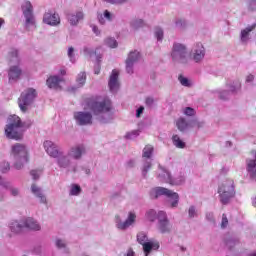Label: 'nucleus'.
<instances>
[{
  "mask_svg": "<svg viewBox=\"0 0 256 256\" xmlns=\"http://www.w3.org/2000/svg\"><path fill=\"white\" fill-rule=\"evenodd\" d=\"M178 81L182 87L191 88L193 86V81L181 74L178 76Z\"/></svg>",
  "mask_w": 256,
  "mask_h": 256,
  "instance_id": "nucleus-36",
  "label": "nucleus"
},
{
  "mask_svg": "<svg viewBox=\"0 0 256 256\" xmlns=\"http://www.w3.org/2000/svg\"><path fill=\"white\" fill-rule=\"evenodd\" d=\"M25 134V123L21 121V118L17 115H11L7 119L5 126V135L7 139H13L14 141H21Z\"/></svg>",
  "mask_w": 256,
  "mask_h": 256,
  "instance_id": "nucleus-2",
  "label": "nucleus"
},
{
  "mask_svg": "<svg viewBox=\"0 0 256 256\" xmlns=\"http://www.w3.org/2000/svg\"><path fill=\"white\" fill-rule=\"evenodd\" d=\"M158 179L161 183H169V185H171L173 176H171V172H169V170L159 165Z\"/></svg>",
  "mask_w": 256,
  "mask_h": 256,
  "instance_id": "nucleus-24",
  "label": "nucleus"
},
{
  "mask_svg": "<svg viewBox=\"0 0 256 256\" xmlns=\"http://www.w3.org/2000/svg\"><path fill=\"white\" fill-rule=\"evenodd\" d=\"M74 119L77 125L80 126L93 125V114L91 112H74Z\"/></svg>",
  "mask_w": 256,
  "mask_h": 256,
  "instance_id": "nucleus-14",
  "label": "nucleus"
},
{
  "mask_svg": "<svg viewBox=\"0 0 256 256\" xmlns=\"http://www.w3.org/2000/svg\"><path fill=\"white\" fill-rule=\"evenodd\" d=\"M236 243H239V241H237L236 239H233V238L226 240V246L228 247V249H233V246Z\"/></svg>",
  "mask_w": 256,
  "mask_h": 256,
  "instance_id": "nucleus-56",
  "label": "nucleus"
},
{
  "mask_svg": "<svg viewBox=\"0 0 256 256\" xmlns=\"http://www.w3.org/2000/svg\"><path fill=\"white\" fill-rule=\"evenodd\" d=\"M182 113L183 115H186V117H195V115L197 114V112L191 107L183 108Z\"/></svg>",
  "mask_w": 256,
  "mask_h": 256,
  "instance_id": "nucleus-41",
  "label": "nucleus"
},
{
  "mask_svg": "<svg viewBox=\"0 0 256 256\" xmlns=\"http://www.w3.org/2000/svg\"><path fill=\"white\" fill-rule=\"evenodd\" d=\"M43 23L51 25V27H57V25L61 24V18L59 14L49 11L44 14Z\"/></svg>",
  "mask_w": 256,
  "mask_h": 256,
  "instance_id": "nucleus-19",
  "label": "nucleus"
},
{
  "mask_svg": "<svg viewBox=\"0 0 256 256\" xmlns=\"http://www.w3.org/2000/svg\"><path fill=\"white\" fill-rule=\"evenodd\" d=\"M2 187H4V189H8L12 197H19V188L11 185V182H3Z\"/></svg>",
  "mask_w": 256,
  "mask_h": 256,
  "instance_id": "nucleus-33",
  "label": "nucleus"
},
{
  "mask_svg": "<svg viewBox=\"0 0 256 256\" xmlns=\"http://www.w3.org/2000/svg\"><path fill=\"white\" fill-rule=\"evenodd\" d=\"M63 81V78L59 76H50L46 80V85L49 87V89H54L55 91L61 90V83Z\"/></svg>",
  "mask_w": 256,
  "mask_h": 256,
  "instance_id": "nucleus-22",
  "label": "nucleus"
},
{
  "mask_svg": "<svg viewBox=\"0 0 256 256\" xmlns=\"http://www.w3.org/2000/svg\"><path fill=\"white\" fill-rule=\"evenodd\" d=\"M145 256H149V254L154 250L157 251L159 249V242L149 240L146 244L142 245Z\"/></svg>",
  "mask_w": 256,
  "mask_h": 256,
  "instance_id": "nucleus-28",
  "label": "nucleus"
},
{
  "mask_svg": "<svg viewBox=\"0 0 256 256\" xmlns=\"http://www.w3.org/2000/svg\"><path fill=\"white\" fill-rule=\"evenodd\" d=\"M86 81H87V75L85 74V72H80L76 78L77 87H72L71 91H77V89L85 85Z\"/></svg>",
  "mask_w": 256,
  "mask_h": 256,
  "instance_id": "nucleus-30",
  "label": "nucleus"
},
{
  "mask_svg": "<svg viewBox=\"0 0 256 256\" xmlns=\"http://www.w3.org/2000/svg\"><path fill=\"white\" fill-rule=\"evenodd\" d=\"M94 73H95V75H99V73H101V64L99 62L94 69Z\"/></svg>",
  "mask_w": 256,
  "mask_h": 256,
  "instance_id": "nucleus-62",
  "label": "nucleus"
},
{
  "mask_svg": "<svg viewBox=\"0 0 256 256\" xmlns=\"http://www.w3.org/2000/svg\"><path fill=\"white\" fill-rule=\"evenodd\" d=\"M197 208L195 206H190L188 208V217L189 219H195L197 217Z\"/></svg>",
  "mask_w": 256,
  "mask_h": 256,
  "instance_id": "nucleus-46",
  "label": "nucleus"
},
{
  "mask_svg": "<svg viewBox=\"0 0 256 256\" xmlns=\"http://www.w3.org/2000/svg\"><path fill=\"white\" fill-rule=\"evenodd\" d=\"M172 143L174 147H176V149H185L186 147L185 142H183V140H181V137H179V135L177 134H174L172 136Z\"/></svg>",
  "mask_w": 256,
  "mask_h": 256,
  "instance_id": "nucleus-34",
  "label": "nucleus"
},
{
  "mask_svg": "<svg viewBox=\"0 0 256 256\" xmlns=\"http://www.w3.org/2000/svg\"><path fill=\"white\" fill-rule=\"evenodd\" d=\"M231 93H235L241 89V82H236L235 84H231L229 87Z\"/></svg>",
  "mask_w": 256,
  "mask_h": 256,
  "instance_id": "nucleus-53",
  "label": "nucleus"
},
{
  "mask_svg": "<svg viewBox=\"0 0 256 256\" xmlns=\"http://www.w3.org/2000/svg\"><path fill=\"white\" fill-rule=\"evenodd\" d=\"M55 244L58 249H64V253H69V249H67V242H65V240L56 239Z\"/></svg>",
  "mask_w": 256,
  "mask_h": 256,
  "instance_id": "nucleus-39",
  "label": "nucleus"
},
{
  "mask_svg": "<svg viewBox=\"0 0 256 256\" xmlns=\"http://www.w3.org/2000/svg\"><path fill=\"white\" fill-rule=\"evenodd\" d=\"M141 133L140 130H133L131 132H128L125 137L126 139H137V136Z\"/></svg>",
  "mask_w": 256,
  "mask_h": 256,
  "instance_id": "nucleus-49",
  "label": "nucleus"
},
{
  "mask_svg": "<svg viewBox=\"0 0 256 256\" xmlns=\"http://www.w3.org/2000/svg\"><path fill=\"white\" fill-rule=\"evenodd\" d=\"M255 27L253 26H248L245 29L241 30L240 33V41L243 43V45H247L249 41L251 40V31H253Z\"/></svg>",
  "mask_w": 256,
  "mask_h": 256,
  "instance_id": "nucleus-27",
  "label": "nucleus"
},
{
  "mask_svg": "<svg viewBox=\"0 0 256 256\" xmlns=\"http://www.w3.org/2000/svg\"><path fill=\"white\" fill-rule=\"evenodd\" d=\"M31 192L39 200V203L47 205V196H45V193H43V190L39 186L32 184Z\"/></svg>",
  "mask_w": 256,
  "mask_h": 256,
  "instance_id": "nucleus-23",
  "label": "nucleus"
},
{
  "mask_svg": "<svg viewBox=\"0 0 256 256\" xmlns=\"http://www.w3.org/2000/svg\"><path fill=\"white\" fill-rule=\"evenodd\" d=\"M87 105L90 111H92L93 115H96V117L102 115L98 118L100 123H109V121L113 119V116L108 114L113 111V104L108 98H104L102 100H90ZM107 114L108 116L105 117Z\"/></svg>",
  "mask_w": 256,
  "mask_h": 256,
  "instance_id": "nucleus-1",
  "label": "nucleus"
},
{
  "mask_svg": "<svg viewBox=\"0 0 256 256\" xmlns=\"http://www.w3.org/2000/svg\"><path fill=\"white\" fill-rule=\"evenodd\" d=\"M30 175L32 176V178L36 181L37 179H39L40 175H41V171L39 170H32L30 172Z\"/></svg>",
  "mask_w": 256,
  "mask_h": 256,
  "instance_id": "nucleus-58",
  "label": "nucleus"
},
{
  "mask_svg": "<svg viewBox=\"0 0 256 256\" xmlns=\"http://www.w3.org/2000/svg\"><path fill=\"white\" fill-rule=\"evenodd\" d=\"M174 24L176 29H179L180 31H185L187 29V20L183 18H175Z\"/></svg>",
  "mask_w": 256,
  "mask_h": 256,
  "instance_id": "nucleus-35",
  "label": "nucleus"
},
{
  "mask_svg": "<svg viewBox=\"0 0 256 256\" xmlns=\"http://www.w3.org/2000/svg\"><path fill=\"white\" fill-rule=\"evenodd\" d=\"M145 26V20L141 18H134L130 21V27L131 29H134V31H138V29H143Z\"/></svg>",
  "mask_w": 256,
  "mask_h": 256,
  "instance_id": "nucleus-31",
  "label": "nucleus"
},
{
  "mask_svg": "<svg viewBox=\"0 0 256 256\" xmlns=\"http://www.w3.org/2000/svg\"><path fill=\"white\" fill-rule=\"evenodd\" d=\"M248 9L249 11H256V0H249Z\"/></svg>",
  "mask_w": 256,
  "mask_h": 256,
  "instance_id": "nucleus-57",
  "label": "nucleus"
},
{
  "mask_svg": "<svg viewBox=\"0 0 256 256\" xmlns=\"http://www.w3.org/2000/svg\"><path fill=\"white\" fill-rule=\"evenodd\" d=\"M106 3H111L112 5H123L129 0H104Z\"/></svg>",
  "mask_w": 256,
  "mask_h": 256,
  "instance_id": "nucleus-55",
  "label": "nucleus"
},
{
  "mask_svg": "<svg viewBox=\"0 0 256 256\" xmlns=\"http://www.w3.org/2000/svg\"><path fill=\"white\" fill-rule=\"evenodd\" d=\"M92 31L95 33V35H99V33H101L97 26H93Z\"/></svg>",
  "mask_w": 256,
  "mask_h": 256,
  "instance_id": "nucleus-64",
  "label": "nucleus"
},
{
  "mask_svg": "<svg viewBox=\"0 0 256 256\" xmlns=\"http://www.w3.org/2000/svg\"><path fill=\"white\" fill-rule=\"evenodd\" d=\"M218 97H219V99H222L223 101H226V99H229V91H227V90L220 91L218 93Z\"/></svg>",
  "mask_w": 256,
  "mask_h": 256,
  "instance_id": "nucleus-54",
  "label": "nucleus"
},
{
  "mask_svg": "<svg viewBox=\"0 0 256 256\" xmlns=\"http://www.w3.org/2000/svg\"><path fill=\"white\" fill-rule=\"evenodd\" d=\"M83 53H84L85 57H93V55L95 53V49L85 46L83 48Z\"/></svg>",
  "mask_w": 256,
  "mask_h": 256,
  "instance_id": "nucleus-51",
  "label": "nucleus"
},
{
  "mask_svg": "<svg viewBox=\"0 0 256 256\" xmlns=\"http://www.w3.org/2000/svg\"><path fill=\"white\" fill-rule=\"evenodd\" d=\"M254 79H255V76H253L252 74H249L246 77V83H253Z\"/></svg>",
  "mask_w": 256,
  "mask_h": 256,
  "instance_id": "nucleus-61",
  "label": "nucleus"
},
{
  "mask_svg": "<svg viewBox=\"0 0 256 256\" xmlns=\"http://www.w3.org/2000/svg\"><path fill=\"white\" fill-rule=\"evenodd\" d=\"M206 219L211 223L212 225H216L217 222L215 221V216L213 215V212H207L206 213Z\"/></svg>",
  "mask_w": 256,
  "mask_h": 256,
  "instance_id": "nucleus-52",
  "label": "nucleus"
},
{
  "mask_svg": "<svg viewBox=\"0 0 256 256\" xmlns=\"http://www.w3.org/2000/svg\"><path fill=\"white\" fill-rule=\"evenodd\" d=\"M136 220L137 214H135V212H129L125 221H123L119 215H116L114 219L116 228H118L119 231H127L131 226L135 225Z\"/></svg>",
  "mask_w": 256,
  "mask_h": 256,
  "instance_id": "nucleus-10",
  "label": "nucleus"
},
{
  "mask_svg": "<svg viewBox=\"0 0 256 256\" xmlns=\"http://www.w3.org/2000/svg\"><path fill=\"white\" fill-rule=\"evenodd\" d=\"M105 44L111 49H115L117 47V40L114 38H108L105 40Z\"/></svg>",
  "mask_w": 256,
  "mask_h": 256,
  "instance_id": "nucleus-50",
  "label": "nucleus"
},
{
  "mask_svg": "<svg viewBox=\"0 0 256 256\" xmlns=\"http://www.w3.org/2000/svg\"><path fill=\"white\" fill-rule=\"evenodd\" d=\"M21 7L25 19L24 27L27 31H31V27H36L35 14H33V4L29 1H24Z\"/></svg>",
  "mask_w": 256,
  "mask_h": 256,
  "instance_id": "nucleus-8",
  "label": "nucleus"
},
{
  "mask_svg": "<svg viewBox=\"0 0 256 256\" xmlns=\"http://www.w3.org/2000/svg\"><path fill=\"white\" fill-rule=\"evenodd\" d=\"M56 163L59 169H66L67 171H72V173H77V166H72L73 161L71 160L69 154H65V152H61L56 157Z\"/></svg>",
  "mask_w": 256,
  "mask_h": 256,
  "instance_id": "nucleus-11",
  "label": "nucleus"
},
{
  "mask_svg": "<svg viewBox=\"0 0 256 256\" xmlns=\"http://www.w3.org/2000/svg\"><path fill=\"white\" fill-rule=\"evenodd\" d=\"M37 99V90L35 88L25 89L18 98V106L22 113H27L31 109V105Z\"/></svg>",
  "mask_w": 256,
  "mask_h": 256,
  "instance_id": "nucleus-6",
  "label": "nucleus"
},
{
  "mask_svg": "<svg viewBox=\"0 0 256 256\" xmlns=\"http://www.w3.org/2000/svg\"><path fill=\"white\" fill-rule=\"evenodd\" d=\"M183 183H185V176H178L175 178L172 177L170 185H183Z\"/></svg>",
  "mask_w": 256,
  "mask_h": 256,
  "instance_id": "nucleus-42",
  "label": "nucleus"
},
{
  "mask_svg": "<svg viewBox=\"0 0 256 256\" xmlns=\"http://www.w3.org/2000/svg\"><path fill=\"white\" fill-rule=\"evenodd\" d=\"M139 59H141V53L139 51L133 50L129 52L125 61V69L128 75H133L135 63H138Z\"/></svg>",
  "mask_w": 256,
  "mask_h": 256,
  "instance_id": "nucleus-13",
  "label": "nucleus"
},
{
  "mask_svg": "<svg viewBox=\"0 0 256 256\" xmlns=\"http://www.w3.org/2000/svg\"><path fill=\"white\" fill-rule=\"evenodd\" d=\"M23 229H25V224L24 221H14L10 224V230L12 231V233H21V231H23Z\"/></svg>",
  "mask_w": 256,
  "mask_h": 256,
  "instance_id": "nucleus-32",
  "label": "nucleus"
},
{
  "mask_svg": "<svg viewBox=\"0 0 256 256\" xmlns=\"http://www.w3.org/2000/svg\"><path fill=\"white\" fill-rule=\"evenodd\" d=\"M11 169V165L9 164V162H1L0 163V171L1 173H9Z\"/></svg>",
  "mask_w": 256,
  "mask_h": 256,
  "instance_id": "nucleus-43",
  "label": "nucleus"
},
{
  "mask_svg": "<svg viewBox=\"0 0 256 256\" xmlns=\"http://www.w3.org/2000/svg\"><path fill=\"white\" fill-rule=\"evenodd\" d=\"M23 77V69H21V66L12 65L8 69V81L9 83H17Z\"/></svg>",
  "mask_w": 256,
  "mask_h": 256,
  "instance_id": "nucleus-17",
  "label": "nucleus"
},
{
  "mask_svg": "<svg viewBox=\"0 0 256 256\" xmlns=\"http://www.w3.org/2000/svg\"><path fill=\"white\" fill-rule=\"evenodd\" d=\"M146 217L150 221H155L157 219V212L153 209H150L146 212Z\"/></svg>",
  "mask_w": 256,
  "mask_h": 256,
  "instance_id": "nucleus-44",
  "label": "nucleus"
},
{
  "mask_svg": "<svg viewBox=\"0 0 256 256\" xmlns=\"http://www.w3.org/2000/svg\"><path fill=\"white\" fill-rule=\"evenodd\" d=\"M67 55L70 59V62L71 63H75V48H73V46L69 47L68 48V52H67Z\"/></svg>",
  "mask_w": 256,
  "mask_h": 256,
  "instance_id": "nucleus-48",
  "label": "nucleus"
},
{
  "mask_svg": "<svg viewBox=\"0 0 256 256\" xmlns=\"http://www.w3.org/2000/svg\"><path fill=\"white\" fill-rule=\"evenodd\" d=\"M153 151L154 148L151 145H146L143 149L142 153V159H143V165H142V176L144 179L147 177V174L151 170V167H153Z\"/></svg>",
  "mask_w": 256,
  "mask_h": 256,
  "instance_id": "nucleus-9",
  "label": "nucleus"
},
{
  "mask_svg": "<svg viewBox=\"0 0 256 256\" xmlns=\"http://www.w3.org/2000/svg\"><path fill=\"white\" fill-rule=\"evenodd\" d=\"M105 19H107V21H113V14H111L109 10H105L104 15L101 14L98 16V20L101 25H105Z\"/></svg>",
  "mask_w": 256,
  "mask_h": 256,
  "instance_id": "nucleus-37",
  "label": "nucleus"
},
{
  "mask_svg": "<svg viewBox=\"0 0 256 256\" xmlns=\"http://www.w3.org/2000/svg\"><path fill=\"white\" fill-rule=\"evenodd\" d=\"M108 86L111 93H117L119 91V71L112 70L110 75Z\"/></svg>",
  "mask_w": 256,
  "mask_h": 256,
  "instance_id": "nucleus-20",
  "label": "nucleus"
},
{
  "mask_svg": "<svg viewBox=\"0 0 256 256\" xmlns=\"http://www.w3.org/2000/svg\"><path fill=\"white\" fill-rule=\"evenodd\" d=\"M154 35L157 41H163V37H164L163 28H156L154 31Z\"/></svg>",
  "mask_w": 256,
  "mask_h": 256,
  "instance_id": "nucleus-47",
  "label": "nucleus"
},
{
  "mask_svg": "<svg viewBox=\"0 0 256 256\" xmlns=\"http://www.w3.org/2000/svg\"><path fill=\"white\" fill-rule=\"evenodd\" d=\"M159 197H166L170 201V207L175 208L179 205V194L169 190L165 187H155L150 190L151 199H159Z\"/></svg>",
  "mask_w": 256,
  "mask_h": 256,
  "instance_id": "nucleus-5",
  "label": "nucleus"
},
{
  "mask_svg": "<svg viewBox=\"0 0 256 256\" xmlns=\"http://www.w3.org/2000/svg\"><path fill=\"white\" fill-rule=\"evenodd\" d=\"M190 127H196V129H203V127H205V121L193 119L190 121Z\"/></svg>",
  "mask_w": 256,
  "mask_h": 256,
  "instance_id": "nucleus-40",
  "label": "nucleus"
},
{
  "mask_svg": "<svg viewBox=\"0 0 256 256\" xmlns=\"http://www.w3.org/2000/svg\"><path fill=\"white\" fill-rule=\"evenodd\" d=\"M137 241L140 245H145L146 243H148L150 240L147 237V234L145 232H139L137 234Z\"/></svg>",
  "mask_w": 256,
  "mask_h": 256,
  "instance_id": "nucleus-38",
  "label": "nucleus"
},
{
  "mask_svg": "<svg viewBox=\"0 0 256 256\" xmlns=\"http://www.w3.org/2000/svg\"><path fill=\"white\" fill-rule=\"evenodd\" d=\"M235 193V181L231 178L222 181L218 186L219 199L222 205H227L235 197Z\"/></svg>",
  "mask_w": 256,
  "mask_h": 256,
  "instance_id": "nucleus-4",
  "label": "nucleus"
},
{
  "mask_svg": "<svg viewBox=\"0 0 256 256\" xmlns=\"http://www.w3.org/2000/svg\"><path fill=\"white\" fill-rule=\"evenodd\" d=\"M67 19L72 27H77V25H79V22L85 19V14L83 13V11H77L68 14Z\"/></svg>",
  "mask_w": 256,
  "mask_h": 256,
  "instance_id": "nucleus-21",
  "label": "nucleus"
},
{
  "mask_svg": "<svg viewBox=\"0 0 256 256\" xmlns=\"http://www.w3.org/2000/svg\"><path fill=\"white\" fill-rule=\"evenodd\" d=\"M171 57L174 63H181L182 65L189 63L187 46L179 42L174 43L171 50Z\"/></svg>",
  "mask_w": 256,
  "mask_h": 256,
  "instance_id": "nucleus-7",
  "label": "nucleus"
},
{
  "mask_svg": "<svg viewBox=\"0 0 256 256\" xmlns=\"http://www.w3.org/2000/svg\"><path fill=\"white\" fill-rule=\"evenodd\" d=\"M229 225V220L227 219V215L223 214L222 215V222H221V227L222 229H225Z\"/></svg>",
  "mask_w": 256,
  "mask_h": 256,
  "instance_id": "nucleus-59",
  "label": "nucleus"
},
{
  "mask_svg": "<svg viewBox=\"0 0 256 256\" xmlns=\"http://www.w3.org/2000/svg\"><path fill=\"white\" fill-rule=\"evenodd\" d=\"M190 58L194 63H201L205 59V47L201 43H197L191 50Z\"/></svg>",
  "mask_w": 256,
  "mask_h": 256,
  "instance_id": "nucleus-15",
  "label": "nucleus"
},
{
  "mask_svg": "<svg viewBox=\"0 0 256 256\" xmlns=\"http://www.w3.org/2000/svg\"><path fill=\"white\" fill-rule=\"evenodd\" d=\"M11 157L13 167L19 171L29 163V148L25 144L15 143L11 148Z\"/></svg>",
  "mask_w": 256,
  "mask_h": 256,
  "instance_id": "nucleus-3",
  "label": "nucleus"
},
{
  "mask_svg": "<svg viewBox=\"0 0 256 256\" xmlns=\"http://www.w3.org/2000/svg\"><path fill=\"white\" fill-rule=\"evenodd\" d=\"M143 111H145V107L140 106V107L136 110V117H137V118L141 117V115H143Z\"/></svg>",
  "mask_w": 256,
  "mask_h": 256,
  "instance_id": "nucleus-60",
  "label": "nucleus"
},
{
  "mask_svg": "<svg viewBox=\"0 0 256 256\" xmlns=\"http://www.w3.org/2000/svg\"><path fill=\"white\" fill-rule=\"evenodd\" d=\"M67 153L71 159H74V161H81V159H83V155L87 153V149L83 144H78L72 146Z\"/></svg>",
  "mask_w": 256,
  "mask_h": 256,
  "instance_id": "nucleus-16",
  "label": "nucleus"
},
{
  "mask_svg": "<svg viewBox=\"0 0 256 256\" xmlns=\"http://www.w3.org/2000/svg\"><path fill=\"white\" fill-rule=\"evenodd\" d=\"M126 256H135V251H133L131 248L128 249Z\"/></svg>",
  "mask_w": 256,
  "mask_h": 256,
  "instance_id": "nucleus-63",
  "label": "nucleus"
},
{
  "mask_svg": "<svg viewBox=\"0 0 256 256\" xmlns=\"http://www.w3.org/2000/svg\"><path fill=\"white\" fill-rule=\"evenodd\" d=\"M24 221V229L29 231H41V224L35 218H26Z\"/></svg>",
  "mask_w": 256,
  "mask_h": 256,
  "instance_id": "nucleus-25",
  "label": "nucleus"
},
{
  "mask_svg": "<svg viewBox=\"0 0 256 256\" xmlns=\"http://www.w3.org/2000/svg\"><path fill=\"white\" fill-rule=\"evenodd\" d=\"M44 149L50 157H53V159L59 157V155L63 152L61 151V149H59L58 145L55 144V142L50 140H46L44 142Z\"/></svg>",
  "mask_w": 256,
  "mask_h": 256,
  "instance_id": "nucleus-18",
  "label": "nucleus"
},
{
  "mask_svg": "<svg viewBox=\"0 0 256 256\" xmlns=\"http://www.w3.org/2000/svg\"><path fill=\"white\" fill-rule=\"evenodd\" d=\"M8 61L12 65H19L21 63V55L19 53V49L11 48L8 52Z\"/></svg>",
  "mask_w": 256,
  "mask_h": 256,
  "instance_id": "nucleus-26",
  "label": "nucleus"
},
{
  "mask_svg": "<svg viewBox=\"0 0 256 256\" xmlns=\"http://www.w3.org/2000/svg\"><path fill=\"white\" fill-rule=\"evenodd\" d=\"M157 229L159 233L162 235H169L171 233L173 226L171 225V222H169V219L167 218V213L164 211L158 212V226Z\"/></svg>",
  "mask_w": 256,
  "mask_h": 256,
  "instance_id": "nucleus-12",
  "label": "nucleus"
},
{
  "mask_svg": "<svg viewBox=\"0 0 256 256\" xmlns=\"http://www.w3.org/2000/svg\"><path fill=\"white\" fill-rule=\"evenodd\" d=\"M176 127L181 131V133H183L191 127V123L187 122V119L181 117L176 121Z\"/></svg>",
  "mask_w": 256,
  "mask_h": 256,
  "instance_id": "nucleus-29",
  "label": "nucleus"
},
{
  "mask_svg": "<svg viewBox=\"0 0 256 256\" xmlns=\"http://www.w3.org/2000/svg\"><path fill=\"white\" fill-rule=\"evenodd\" d=\"M81 193V186L79 185H72L69 195L77 196Z\"/></svg>",
  "mask_w": 256,
  "mask_h": 256,
  "instance_id": "nucleus-45",
  "label": "nucleus"
}]
</instances>
